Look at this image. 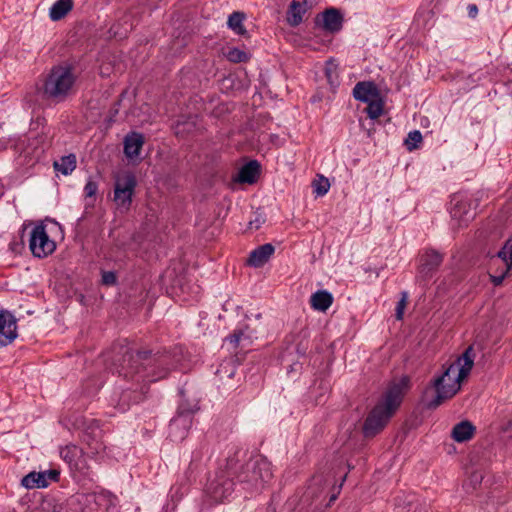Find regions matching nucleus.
<instances>
[{
  "label": "nucleus",
  "mask_w": 512,
  "mask_h": 512,
  "mask_svg": "<svg viewBox=\"0 0 512 512\" xmlns=\"http://www.w3.org/2000/svg\"><path fill=\"white\" fill-rule=\"evenodd\" d=\"M119 356L114 360L115 370L124 379L135 382L136 388L124 389L118 396L115 408L120 412L127 411L131 404L139 403L144 399L148 384L165 378L169 371L175 367L170 353L149 350L132 351L127 347H120Z\"/></svg>",
  "instance_id": "f257e3e1"
},
{
  "label": "nucleus",
  "mask_w": 512,
  "mask_h": 512,
  "mask_svg": "<svg viewBox=\"0 0 512 512\" xmlns=\"http://www.w3.org/2000/svg\"><path fill=\"white\" fill-rule=\"evenodd\" d=\"M474 356L473 347H467L457 362L451 363L441 375L431 381L428 389H433L435 396L427 403L429 409H436L460 390L461 381L468 376L473 367Z\"/></svg>",
  "instance_id": "f03ea898"
},
{
  "label": "nucleus",
  "mask_w": 512,
  "mask_h": 512,
  "mask_svg": "<svg viewBox=\"0 0 512 512\" xmlns=\"http://www.w3.org/2000/svg\"><path fill=\"white\" fill-rule=\"evenodd\" d=\"M408 385L409 378L403 377L387 389L382 401L374 406L364 421L362 431L366 438H372L384 429L400 406Z\"/></svg>",
  "instance_id": "7ed1b4c3"
},
{
  "label": "nucleus",
  "mask_w": 512,
  "mask_h": 512,
  "mask_svg": "<svg viewBox=\"0 0 512 512\" xmlns=\"http://www.w3.org/2000/svg\"><path fill=\"white\" fill-rule=\"evenodd\" d=\"M240 456L241 452L237 451L227 458V470L233 473L240 484H246L248 488L259 489L271 480L273 474L267 459L256 457L241 464Z\"/></svg>",
  "instance_id": "20e7f679"
},
{
  "label": "nucleus",
  "mask_w": 512,
  "mask_h": 512,
  "mask_svg": "<svg viewBox=\"0 0 512 512\" xmlns=\"http://www.w3.org/2000/svg\"><path fill=\"white\" fill-rule=\"evenodd\" d=\"M73 70L70 64L53 66L43 83L44 97L54 103L64 102L72 93L76 81Z\"/></svg>",
  "instance_id": "39448f33"
},
{
  "label": "nucleus",
  "mask_w": 512,
  "mask_h": 512,
  "mask_svg": "<svg viewBox=\"0 0 512 512\" xmlns=\"http://www.w3.org/2000/svg\"><path fill=\"white\" fill-rule=\"evenodd\" d=\"M136 186L137 179L133 172L126 171L116 177L113 200L118 208L126 211L130 209Z\"/></svg>",
  "instance_id": "423d86ee"
},
{
  "label": "nucleus",
  "mask_w": 512,
  "mask_h": 512,
  "mask_svg": "<svg viewBox=\"0 0 512 512\" xmlns=\"http://www.w3.org/2000/svg\"><path fill=\"white\" fill-rule=\"evenodd\" d=\"M82 442L86 446L87 453L92 456L103 453L106 445L103 441V431L100 428V422L96 419H84Z\"/></svg>",
  "instance_id": "0eeeda50"
},
{
  "label": "nucleus",
  "mask_w": 512,
  "mask_h": 512,
  "mask_svg": "<svg viewBox=\"0 0 512 512\" xmlns=\"http://www.w3.org/2000/svg\"><path fill=\"white\" fill-rule=\"evenodd\" d=\"M198 410L197 403L185 407L182 403L178 406L177 415L170 421L169 436L173 441L183 440L192 424V414Z\"/></svg>",
  "instance_id": "6e6552de"
},
{
  "label": "nucleus",
  "mask_w": 512,
  "mask_h": 512,
  "mask_svg": "<svg viewBox=\"0 0 512 512\" xmlns=\"http://www.w3.org/2000/svg\"><path fill=\"white\" fill-rule=\"evenodd\" d=\"M235 476L227 470V464L224 469H220L213 480L207 485L208 495L216 502H222L234 490Z\"/></svg>",
  "instance_id": "1a4fd4ad"
},
{
  "label": "nucleus",
  "mask_w": 512,
  "mask_h": 512,
  "mask_svg": "<svg viewBox=\"0 0 512 512\" xmlns=\"http://www.w3.org/2000/svg\"><path fill=\"white\" fill-rule=\"evenodd\" d=\"M29 248L33 256L45 258L52 254L56 249L55 242L50 239L43 224L36 225L29 238Z\"/></svg>",
  "instance_id": "9d476101"
},
{
  "label": "nucleus",
  "mask_w": 512,
  "mask_h": 512,
  "mask_svg": "<svg viewBox=\"0 0 512 512\" xmlns=\"http://www.w3.org/2000/svg\"><path fill=\"white\" fill-rule=\"evenodd\" d=\"M443 262V255L434 250H426L420 257L418 273L423 280L430 279Z\"/></svg>",
  "instance_id": "9b49d317"
},
{
  "label": "nucleus",
  "mask_w": 512,
  "mask_h": 512,
  "mask_svg": "<svg viewBox=\"0 0 512 512\" xmlns=\"http://www.w3.org/2000/svg\"><path fill=\"white\" fill-rule=\"evenodd\" d=\"M60 477V472L51 469L44 472H30L21 480L22 486L27 489L46 488L50 482H57Z\"/></svg>",
  "instance_id": "f8f14e48"
},
{
  "label": "nucleus",
  "mask_w": 512,
  "mask_h": 512,
  "mask_svg": "<svg viewBox=\"0 0 512 512\" xmlns=\"http://www.w3.org/2000/svg\"><path fill=\"white\" fill-rule=\"evenodd\" d=\"M17 336L16 318L9 311L0 310V348L11 344Z\"/></svg>",
  "instance_id": "ddd939ff"
},
{
  "label": "nucleus",
  "mask_w": 512,
  "mask_h": 512,
  "mask_svg": "<svg viewBox=\"0 0 512 512\" xmlns=\"http://www.w3.org/2000/svg\"><path fill=\"white\" fill-rule=\"evenodd\" d=\"M343 15L336 8H328L318 14L315 19L317 26H321L325 31L337 33L343 27Z\"/></svg>",
  "instance_id": "4468645a"
},
{
  "label": "nucleus",
  "mask_w": 512,
  "mask_h": 512,
  "mask_svg": "<svg viewBox=\"0 0 512 512\" xmlns=\"http://www.w3.org/2000/svg\"><path fill=\"white\" fill-rule=\"evenodd\" d=\"M319 0H292L287 13L286 20L291 27H297L303 22L304 14L317 5Z\"/></svg>",
  "instance_id": "2eb2a0df"
},
{
  "label": "nucleus",
  "mask_w": 512,
  "mask_h": 512,
  "mask_svg": "<svg viewBox=\"0 0 512 512\" xmlns=\"http://www.w3.org/2000/svg\"><path fill=\"white\" fill-rule=\"evenodd\" d=\"M380 91L372 81L358 82L353 88V97L361 102L367 103L379 98Z\"/></svg>",
  "instance_id": "dca6fc26"
},
{
  "label": "nucleus",
  "mask_w": 512,
  "mask_h": 512,
  "mask_svg": "<svg viewBox=\"0 0 512 512\" xmlns=\"http://www.w3.org/2000/svg\"><path fill=\"white\" fill-rule=\"evenodd\" d=\"M274 251L275 248L272 244H263L250 253L247 264L255 268L262 267L273 255Z\"/></svg>",
  "instance_id": "f3484780"
},
{
  "label": "nucleus",
  "mask_w": 512,
  "mask_h": 512,
  "mask_svg": "<svg viewBox=\"0 0 512 512\" xmlns=\"http://www.w3.org/2000/svg\"><path fill=\"white\" fill-rule=\"evenodd\" d=\"M476 432V427L468 420L457 423L451 431V438L458 442L463 443L473 438Z\"/></svg>",
  "instance_id": "a211bd4d"
},
{
  "label": "nucleus",
  "mask_w": 512,
  "mask_h": 512,
  "mask_svg": "<svg viewBox=\"0 0 512 512\" xmlns=\"http://www.w3.org/2000/svg\"><path fill=\"white\" fill-rule=\"evenodd\" d=\"M144 144V136L141 133L132 132L124 139V153L128 158L137 157Z\"/></svg>",
  "instance_id": "6ab92c4d"
},
{
  "label": "nucleus",
  "mask_w": 512,
  "mask_h": 512,
  "mask_svg": "<svg viewBox=\"0 0 512 512\" xmlns=\"http://www.w3.org/2000/svg\"><path fill=\"white\" fill-rule=\"evenodd\" d=\"M134 28V21L130 14L124 15L117 23L113 24L109 33L116 38H126L128 33Z\"/></svg>",
  "instance_id": "aec40b11"
},
{
  "label": "nucleus",
  "mask_w": 512,
  "mask_h": 512,
  "mask_svg": "<svg viewBox=\"0 0 512 512\" xmlns=\"http://www.w3.org/2000/svg\"><path fill=\"white\" fill-rule=\"evenodd\" d=\"M259 173V163L256 160H252L242 166L238 174V181L241 183L253 184L256 182Z\"/></svg>",
  "instance_id": "412c9836"
},
{
  "label": "nucleus",
  "mask_w": 512,
  "mask_h": 512,
  "mask_svg": "<svg viewBox=\"0 0 512 512\" xmlns=\"http://www.w3.org/2000/svg\"><path fill=\"white\" fill-rule=\"evenodd\" d=\"M310 303L313 309L325 312L333 303V296L326 290H318L312 294Z\"/></svg>",
  "instance_id": "4be33fe9"
},
{
  "label": "nucleus",
  "mask_w": 512,
  "mask_h": 512,
  "mask_svg": "<svg viewBox=\"0 0 512 512\" xmlns=\"http://www.w3.org/2000/svg\"><path fill=\"white\" fill-rule=\"evenodd\" d=\"M74 6L73 0H57L49 9V17L52 21L63 19Z\"/></svg>",
  "instance_id": "5701e85b"
},
{
  "label": "nucleus",
  "mask_w": 512,
  "mask_h": 512,
  "mask_svg": "<svg viewBox=\"0 0 512 512\" xmlns=\"http://www.w3.org/2000/svg\"><path fill=\"white\" fill-rule=\"evenodd\" d=\"M105 497V494L97 495L96 493H77L68 499V504L70 506L80 505L88 507L92 503L98 505V500L104 499Z\"/></svg>",
  "instance_id": "b1692460"
},
{
  "label": "nucleus",
  "mask_w": 512,
  "mask_h": 512,
  "mask_svg": "<svg viewBox=\"0 0 512 512\" xmlns=\"http://www.w3.org/2000/svg\"><path fill=\"white\" fill-rule=\"evenodd\" d=\"M83 450L78 448L75 445L67 446L65 449L61 451L62 458L76 470L83 471L84 466H81L80 463L76 460V458L81 455Z\"/></svg>",
  "instance_id": "393cba45"
},
{
  "label": "nucleus",
  "mask_w": 512,
  "mask_h": 512,
  "mask_svg": "<svg viewBox=\"0 0 512 512\" xmlns=\"http://www.w3.org/2000/svg\"><path fill=\"white\" fill-rule=\"evenodd\" d=\"M76 163L75 154H69L61 157L59 161H55L53 166L56 171L61 172L63 175H69L75 170Z\"/></svg>",
  "instance_id": "a878e982"
},
{
  "label": "nucleus",
  "mask_w": 512,
  "mask_h": 512,
  "mask_svg": "<svg viewBox=\"0 0 512 512\" xmlns=\"http://www.w3.org/2000/svg\"><path fill=\"white\" fill-rule=\"evenodd\" d=\"M500 260L502 263H507V270L512 269V237L508 239L505 245L497 252L496 256L492 257V264Z\"/></svg>",
  "instance_id": "bb28decb"
},
{
  "label": "nucleus",
  "mask_w": 512,
  "mask_h": 512,
  "mask_svg": "<svg viewBox=\"0 0 512 512\" xmlns=\"http://www.w3.org/2000/svg\"><path fill=\"white\" fill-rule=\"evenodd\" d=\"M244 19L243 12L235 11L228 17V27L238 35H245L247 31L243 26Z\"/></svg>",
  "instance_id": "cd10ccee"
},
{
  "label": "nucleus",
  "mask_w": 512,
  "mask_h": 512,
  "mask_svg": "<svg viewBox=\"0 0 512 512\" xmlns=\"http://www.w3.org/2000/svg\"><path fill=\"white\" fill-rule=\"evenodd\" d=\"M31 512H66L55 498H45Z\"/></svg>",
  "instance_id": "c85d7f7f"
},
{
  "label": "nucleus",
  "mask_w": 512,
  "mask_h": 512,
  "mask_svg": "<svg viewBox=\"0 0 512 512\" xmlns=\"http://www.w3.org/2000/svg\"><path fill=\"white\" fill-rule=\"evenodd\" d=\"M325 76L331 87L339 85L338 66L333 61H327L325 65Z\"/></svg>",
  "instance_id": "c756f323"
},
{
  "label": "nucleus",
  "mask_w": 512,
  "mask_h": 512,
  "mask_svg": "<svg viewBox=\"0 0 512 512\" xmlns=\"http://www.w3.org/2000/svg\"><path fill=\"white\" fill-rule=\"evenodd\" d=\"M383 107L384 103L381 99V96L379 98H376L370 102H367L366 112L371 119H377L379 118L383 113Z\"/></svg>",
  "instance_id": "7c9ffc66"
},
{
  "label": "nucleus",
  "mask_w": 512,
  "mask_h": 512,
  "mask_svg": "<svg viewBox=\"0 0 512 512\" xmlns=\"http://www.w3.org/2000/svg\"><path fill=\"white\" fill-rule=\"evenodd\" d=\"M236 372V366L232 360L224 361L220 364L216 371V375L220 380L230 379Z\"/></svg>",
  "instance_id": "2f4dec72"
},
{
  "label": "nucleus",
  "mask_w": 512,
  "mask_h": 512,
  "mask_svg": "<svg viewBox=\"0 0 512 512\" xmlns=\"http://www.w3.org/2000/svg\"><path fill=\"white\" fill-rule=\"evenodd\" d=\"M328 484L329 483L327 482L323 474L314 475L311 479V484L309 485L308 490L306 492V496L312 498H319V494L316 493L315 487H327Z\"/></svg>",
  "instance_id": "473e14b6"
},
{
  "label": "nucleus",
  "mask_w": 512,
  "mask_h": 512,
  "mask_svg": "<svg viewBox=\"0 0 512 512\" xmlns=\"http://www.w3.org/2000/svg\"><path fill=\"white\" fill-rule=\"evenodd\" d=\"M466 208V202L459 201L457 202L454 207L451 209V216L455 219H458L459 221L467 222L470 220L473 216L469 215V212L465 210Z\"/></svg>",
  "instance_id": "72a5a7b5"
},
{
  "label": "nucleus",
  "mask_w": 512,
  "mask_h": 512,
  "mask_svg": "<svg viewBox=\"0 0 512 512\" xmlns=\"http://www.w3.org/2000/svg\"><path fill=\"white\" fill-rule=\"evenodd\" d=\"M249 58L250 56L248 53L238 48H232L227 53V59L233 63L247 62Z\"/></svg>",
  "instance_id": "f704fd0d"
},
{
  "label": "nucleus",
  "mask_w": 512,
  "mask_h": 512,
  "mask_svg": "<svg viewBox=\"0 0 512 512\" xmlns=\"http://www.w3.org/2000/svg\"><path fill=\"white\" fill-rule=\"evenodd\" d=\"M422 134L419 130H413L408 133V136L405 140V145L409 151H412L418 148V145L422 142Z\"/></svg>",
  "instance_id": "c9c22d12"
},
{
  "label": "nucleus",
  "mask_w": 512,
  "mask_h": 512,
  "mask_svg": "<svg viewBox=\"0 0 512 512\" xmlns=\"http://www.w3.org/2000/svg\"><path fill=\"white\" fill-rule=\"evenodd\" d=\"M330 188V183L327 178L320 176L318 180L313 181V189L314 192L318 196L325 195Z\"/></svg>",
  "instance_id": "e433bc0d"
},
{
  "label": "nucleus",
  "mask_w": 512,
  "mask_h": 512,
  "mask_svg": "<svg viewBox=\"0 0 512 512\" xmlns=\"http://www.w3.org/2000/svg\"><path fill=\"white\" fill-rule=\"evenodd\" d=\"M101 282L105 286H114L117 284V275L114 271H101Z\"/></svg>",
  "instance_id": "4c0bfd02"
},
{
  "label": "nucleus",
  "mask_w": 512,
  "mask_h": 512,
  "mask_svg": "<svg viewBox=\"0 0 512 512\" xmlns=\"http://www.w3.org/2000/svg\"><path fill=\"white\" fill-rule=\"evenodd\" d=\"M402 297L401 299L398 301L397 303V307H396V319L397 320H402L403 319V314H404V310H405V307H406V304H407V292H402L401 293Z\"/></svg>",
  "instance_id": "58836bf2"
},
{
  "label": "nucleus",
  "mask_w": 512,
  "mask_h": 512,
  "mask_svg": "<svg viewBox=\"0 0 512 512\" xmlns=\"http://www.w3.org/2000/svg\"><path fill=\"white\" fill-rule=\"evenodd\" d=\"M98 191V183L89 178L84 186V194L86 197H94Z\"/></svg>",
  "instance_id": "ea45409f"
},
{
  "label": "nucleus",
  "mask_w": 512,
  "mask_h": 512,
  "mask_svg": "<svg viewBox=\"0 0 512 512\" xmlns=\"http://www.w3.org/2000/svg\"><path fill=\"white\" fill-rule=\"evenodd\" d=\"M243 335H244V333L242 330H236V331H234L233 334L226 337L225 341H228L232 345V347L235 349L238 347L239 342Z\"/></svg>",
  "instance_id": "a19ab883"
},
{
  "label": "nucleus",
  "mask_w": 512,
  "mask_h": 512,
  "mask_svg": "<svg viewBox=\"0 0 512 512\" xmlns=\"http://www.w3.org/2000/svg\"><path fill=\"white\" fill-rule=\"evenodd\" d=\"M504 270L500 275H490L491 282L495 286H499L502 284L503 280L506 278L507 275H509L511 270H507V263H503Z\"/></svg>",
  "instance_id": "79ce46f5"
},
{
  "label": "nucleus",
  "mask_w": 512,
  "mask_h": 512,
  "mask_svg": "<svg viewBox=\"0 0 512 512\" xmlns=\"http://www.w3.org/2000/svg\"><path fill=\"white\" fill-rule=\"evenodd\" d=\"M124 96V93H122L120 95V98L114 102V104L112 105L110 111H109V118L110 120H113V118L118 114L119 112V108L121 106V98Z\"/></svg>",
  "instance_id": "37998d69"
},
{
  "label": "nucleus",
  "mask_w": 512,
  "mask_h": 512,
  "mask_svg": "<svg viewBox=\"0 0 512 512\" xmlns=\"http://www.w3.org/2000/svg\"><path fill=\"white\" fill-rule=\"evenodd\" d=\"M186 391L185 389H181L180 390V395H181V402L179 405H181L182 403L184 404L185 407H189L191 406L193 403H197L198 404V401L196 399H193L192 401H189L188 399H186ZM197 407L199 408V406L197 405Z\"/></svg>",
  "instance_id": "c03bdc74"
},
{
  "label": "nucleus",
  "mask_w": 512,
  "mask_h": 512,
  "mask_svg": "<svg viewBox=\"0 0 512 512\" xmlns=\"http://www.w3.org/2000/svg\"><path fill=\"white\" fill-rule=\"evenodd\" d=\"M483 480V476L480 472H473L470 476V482L473 484V488L480 484Z\"/></svg>",
  "instance_id": "a18cd8bd"
},
{
  "label": "nucleus",
  "mask_w": 512,
  "mask_h": 512,
  "mask_svg": "<svg viewBox=\"0 0 512 512\" xmlns=\"http://www.w3.org/2000/svg\"><path fill=\"white\" fill-rule=\"evenodd\" d=\"M264 223V219L261 216H257L254 220L249 222L250 229H259L261 225Z\"/></svg>",
  "instance_id": "49530a36"
},
{
  "label": "nucleus",
  "mask_w": 512,
  "mask_h": 512,
  "mask_svg": "<svg viewBox=\"0 0 512 512\" xmlns=\"http://www.w3.org/2000/svg\"><path fill=\"white\" fill-rule=\"evenodd\" d=\"M467 9H468V15L471 18L476 17V15L478 13V7L475 4H470Z\"/></svg>",
  "instance_id": "de8ad7c7"
},
{
  "label": "nucleus",
  "mask_w": 512,
  "mask_h": 512,
  "mask_svg": "<svg viewBox=\"0 0 512 512\" xmlns=\"http://www.w3.org/2000/svg\"><path fill=\"white\" fill-rule=\"evenodd\" d=\"M504 432L512 433V419L503 428Z\"/></svg>",
  "instance_id": "09e8293b"
},
{
  "label": "nucleus",
  "mask_w": 512,
  "mask_h": 512,
  "mask_svg": "<svg viewBox=\"0 0 512 512\" xmlns=\"http://www.w3.org/2000/svg\"><path fill=\"white\" fill-rule=\"evenodd\" d=\"M185 124L184 123H177V126H176V134L180 133L182 130H181V127L184 126Z\"/></svg>",
  "instance_id": "8fccbe9b"
},
{
  "label": "nucleus",
  "mask_w": 512,
  "mask_h": 512,
  "mask_svg": "<svg viewBox=\"0 0 512 512\" xmlns=\"http://www.w3.org/2000/svg\"><path fill=\"white\" fill-rule=\"evenodd\" d=\"M335 499H336V495H331L327 505H330V503L333 502Z\"/></svg>",
  "instance_id": "3c124183"
},
{
  "label": "nucleus",
  "mask_w": 512,
  "mask_h": 512,
  "mask_svg": "<svg viewBox=\"0 0 512 512\" xmlns=\"http://www.w3.org/2000/svg\"><path fill=\"white\" fill-rule=\"evenodd\" d=\"M10 246H11L12 250H15V249H17L18 244L17 243H12Z\"/></svg>",
  "instance_id": "603ef678"
},
{
  "label": "nucleus",
  "mask_w": 512,
  "mask_h": 512,
  "mask_svg": "<svg viewBox=\"0 0 512 512\" xmlns=\"http://www.w3.org/2000/svg\"><path fill=\"white\" fill-rule=\"evenodd\" d=\"M3 195V187L0 185V197Z\"/></svg>",
  "instance_id": "864d4df0"
}]
</instances>
